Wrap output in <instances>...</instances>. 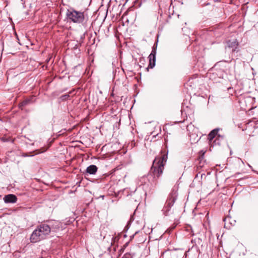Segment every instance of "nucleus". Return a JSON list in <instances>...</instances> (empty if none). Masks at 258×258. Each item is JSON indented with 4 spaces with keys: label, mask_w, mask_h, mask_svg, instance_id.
Instances as JSON below:
<instances>
[{
    "label": "nucleus",
    "mask_w": 258,
    "mask_h": 258,
    "mask_svg": "<svg viewBox=\"0 0 258 258\" xmlns=\"http://www.w3.org/2000/svg\"><path fill=\"white\" fill-rule=\"evenodd\" d=\"M37 230L43 238L46 235L49 234L50 232V228L49 226L47 225H41L37 228Z\"/></svg>",
    "instance_id": "3"
},
{
    "label": "nucleus",
    "mask_w": 258,
    "mask_h": 258,
    "mask_svg": "<svg viewBox=\"0 0 258 258\" xmlns=\"http://www.w3.org/2000/svg\"><path fill=\"white\" fill-rule=\"evenodd\" d=\"M167 159L166 154H163L156 157L153 162V168L155 174L159 176L163 172L164 166L165 165Z\"/></svg>",
    "instance_id": "1"
},
{
    "label": "nucleus",
    "mask_w": 258,
    "mask_h": 258,
    "mask_svg": "<svg viewBox=\"0 0 258 258\" xmlns=\"http://www.w3.org/2000/svg\"><path fill=\"white\" fill-rule=\"evenodd\" d=\"M218 132V129H215L210 133V134L208 135V139L210 142H211L212 140L215 138L216 135L217 134Z\"/></svg>",
    "instance_id": "9"
},
{
    "label": "nucleus",
    "mask_w": 258,
    "mask_h": 258,
    "mask_svg": "<svg viewBox=\"0 0 258 258\" xmlns=\"http://www.w3.org/2000/svg\"><path fill=\"white\" fill-rule=\"evenodd\" d=\"M97 170V167L94 165H92L89 166L87 167L86 171L87 173L91 174H95Z\"/></svg>",
    "instance_id": "7"
},
{
    "label": "nucleus",
    "mask_w": 258,
    "mask_h": 258,
    "mask_svg": "<svg viewBox=\"0 0 258 258\" xmlns=\"http://www.w3.org/2000/svg\"><path fill=\"white\" fill-rule=\"evenodd\" d=\"M43 239L37 229L33 231L30 237V240L32 242H36Z\"/></svg>",
    "instance_id": "4"
},
{
    "label": "nucleus",
    "mask_w": 258,
    "mask_h": 258,
    "mask_svg": "<svg viewBox=\"0 0 258 258\" xmlns=\"http://www.w3.org/2000/svg\"><path fill=\"white\" fill-rule=\"evenodd\" d=\"M67 18L74 23H82L84 19V14L74 10H68L67 13Z\"/></svg>",
    "instance_id": "2"
},
{
    "label": "nucleus",
    "mask_w": 258,
    "mask_h": 258,
    "mask_svg": "<svg viewBox=\"0 0 258 258\" xmlns=\"http://www.w3.org/2000/svg\"><path fill=\"white\" fill-rule=\"evenodd\" d=\"M227 45L229 47L233 48V51H234L238 46V42L236 40H234L233 41H228L227 42Z\"/></svg>",
    "instance_id": "8"
},
{
    "label": "nucleus",
    "mask_w": 258,
    "mask_h": 258,
    "mask_svg": "<svg viewBox=\"0 0 258 258\" xmlns=\"http://www.w3.org/2000/svg\"><path fill=\"white\" fill-rule=\"evenodd\" d=\"M149 59L150 61V64L149 67L151 68H153L155 64V53L154 51H152L151 53L149 56Z\"/></svg>",
    "instance_id": "6"
},
{
    "label": "nucleus",
    "mask_w": 258,
    "mask_h": 258,
    "mask_svg": "<svg viewBox=\"0 0 258 258\" xmlns=\"http://www.w3.org/2000/svg\"><path fill=\"white\" fill-rule=\"evenodd\" d=\"M4 200L5 202L7 203H15L17 200V198L14 195H8L4 197Z\"/></svg>",
    "instance_id": "5"
},
{
    "label": "nucleus",
    "mask_w": 258,
    "mask_h": 258,
    "mask_svg": "<svg viewBox=\"0 0 258 258\" xmlns=\"http://www.w3.org/2000/svg\"><path fill=\"white\" fill-rule=\"evenodd\" d=\"M171 196H172V199H173V202H175V200H176V198H175V197H176V196H173V194H172Z\"/></svg>",
    "instance_id": "10"
}]
</instances>
